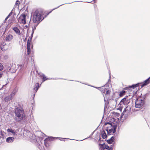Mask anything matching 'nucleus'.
Segmentation results:
<instances>
[{
	"instance_id": "f257e3e1",
	"label": "nucleus",
	"mask_w": 150,
	"mask_h": 150,
	"mask_svg": "<svg viewBox=\"0 0 150 150\" xmlns=\"http://www.w3.org/2000/svg\"><path fill=\"white\" fill-rule=\"evenodd\" d=\"M106 127V130L107 132L108 135H110L112 133H114L116 131L117 125L114 124V123L109 122H106L105 124Z\"/></svg>"
},
{
	"instance_id": "f03ea898",
	"label": "nucleus",
	"mask_w": 150,
	"mask_h": 150,
	"mask_svg": "<svg viewBox=\"0 0 150 150\" xmlns=\"http://www.w3.org/2000/svg\"><path fill=\"white\" fill-rule=\"evenodd\" d=\"M15 120L18 122L22 120L24 117L23 111L20 108H17L15 109Z\"/></svg>"
},
{
	"instance_id": "7ed1b4c3",
	"label": "nucleus",
	"mask_w": 150,
	"mask_h": 150,
	"mask_svg": "<svg viewBox=\"0 0 150 150\" xmlns=\"http://www.w3.org/2000/svg\"><path fill=\"white\" fill-rule=\"evenodd\" d=\"M42 16L40 13L38 11H36L33 15V21L35 23H37L41 19Z\"/></svg>"
},
{
	"instance_id": "20e7f679",
	"label": "nucleus",
	"mask_w": 150,
	"mask_h": 150,
	"mask_svg": "<svg viewBox=\"0 0 150 150\" xmlns=\"http://www.w3.org/2000/svg\"><path fill=\"white\" fill-rule=\"evenodd\" d=\"M145 103L144 98H139L136 100L135 106L137 108H140Z\"/></svg>"
},
{
	"instance_id": "39448f33",
	"label": "nucleus",
	"mask_w": 150,
	"mask_h": 150,
	"mask_svg": "<svg viewBox=\"0 0 150 150\" xmlns=\"http://www.w3.org/2000/svg\"><path fill=\"white\" fill-rule=\"evenodd\" d=\"M129 102V99L128 98V97L127 96H126L121 100L120 103L126 105H127Z\"/></svg>"
},
{
	"instance_id": "423d86ee",
	"label": "nucleus",
	"mask_w": 150,
	"mask_h": 150,
	"mask_svg": "<svg viewBox=\"0 0 150 150\" xmlns=\"http://www.w3.org/2000/svg\"><path fill=\"white\" fill-rule=\"evenodd\" d=\"M149 83H150V77L145 80L143 83H139V85L138 86H139V88L140 87V88H142L144 86L147 85Z\"/></svg>"
},
{
	"instance_id": "0eeeda50",
	"label": "nucleus",
	"mask_w": 150,
	"mask_h": 150,
	"mask_svg": "<svg viewBox=\"0 0 150 150\" xmlns=\"http://www.w3.org/2000/svg\"><path fill=\"white\" fill-rule=\"evenodd\" d=\"M26 16L25 14H21L18 18V21L21 23L25 24L26 23L25 19Z\"/></svg>"
},
{
	"instance_id": "6e6552de",
	"label": "nucleus",
	"mask_w": 150,
	"mask_h": 150,
	"mask_svg": "<svg viewBox=\"0 0 150 150\" xmlns=\"http://www.w3.org/2000/svg\"><path fill=\"white\" fill-rule=\"evenodd\" d=\"M32 38H29L27 41V54H29L30 53V46L31 42V41Z\"/></svg>"
},
{
	"instance_id": "1a4fd4ad",
	"label": "nucleus",
	"mask_w": 150,
	"mask_h": 150,
	"mask_svg": "<svg viewBox=\"0 0 150 150\" xmlns=\"http://www.w3.org/2000/svg\"><path fill=\"white\" fill-rule=\"evenodd\" d=\"M131 106L130 105L127 106L123 112V113H124V114H128L130 113L131 111Z\"/></svg>"
},
{
	"instance_id": "9d476101",
	"label": "nucleus",
	"mask_w": 150,
	"mask_h": 150,
	"mask_svg": "<svg viewBox=\"0 0 150 150\" xmlns=\"http://www.w3.org/2000/svg\"><path fill=\"white\" fill-rule=\"evenodd\" d=\"M139 85V83H137L136 84L133 85L132 86H129L128 87H126L124 88V89L125 90H128L131 88H132L133 89L134 88L137 87H138Z\"/></svg>"
},
{
	"instance_id": "9b49d317",
	"label": "nucleus",
	"mask_w": 150,
	"mask_h": 150,
	"mask_svg": "<svg viewBox=\"0 0 150 150\" xmlns=\"http://www.w3.org/2000/svg\"><path fill=\"white\" fill-rule=\"evenodd\" d=\"M13 38V36L12 35L9 34L6 36L5 40L6 41H9L12 40Z\"/></svg>"
},
{
	"instance_id": "f8f14e48",
	"label": "nucleus",
	"mask_w": 150,
	"mask_h": 150,
	"mask_svg": "<svg viewBox=\"0 0 150 150\" xmlns=\"http://www.w3.org/2000/svg\"><path fill=\"white\" fill-rule=\"evenodd\" d=\"M14 139L13 137H9L7 138L6 141L7 142H12L14 141Z\"/></svg>"
},
{
	"instance_id": "ddd939ff",
	"label": "nucleus",
	"mask_w": 150,
	"mask_h": 150,
	"mask_svg": "<svg viewBox=\"0 0 150 150\" xmlns=\"http://www.w3.org/2000/svg\"><path fill=\"white\" fill-rule=\"evenodd\" d=\"M12 97H11V96L10 95L6 96L4 98V100L6 102H8L10 100H11Z\"/></svg>"
},
{
	"instance_id": "4468645a",
	"label": "nucleus",
	"mask_w": 150,
	"mask_h": 150,
	"mask_svg": "<svg viewBox=\"0 0 150 150\" xmlns=\"http://www.w3.org/2000/svg\"><path fill=\"white\" fill-rule=\"evenodd\" d=\"M14 31L17 34L19 35H20V32L19 30L17 27H14L13 28Z\"/></svg>"
},
{
	"instance_id": "2eb2a0df",
	"label": "nucleus",
	"mask_w": 150,
	"mask_h": 150,
	"mask_svg": "<svg viewBox=\"0 0 150 150\" xmlns=\"http://www.w3.org/2000/svg\"><path fill=\"white\" fill-rule=\"evenodd\" d=\"M125 93L126 92L125 91L123 90L122 91H121L119 93V96L120 97H122L125 94Z\"/></svg>"
},
{
	"instance_id": "dca6fc26",
	"label": "nucleus",
	"mask_w": 150,
	"mask_h": 150,
	"mask_svg": "<svg viewBox=\"0 0 150 150\" xmlns=\"http://www.w3.org/2000/svg\"><path fill=\"white\" fill-rule=\"evenodd\" d=\"M39 83H36L35 85V86L34 88V90L35 91V92H36L38 90L39 88Z\"/></svg>"
},
{
	"instance_id": "f3484780",
	"label": "nucleus",
	"mask_w": 150,
	"mask_h": 150,
	"mask_svg": "<svg viewBox=\"0 0 150 150\" xmlns=\"http://www.w3.org/2000/svg\"><path fill=\"white\" fill-rule=\"evenodd\" d=\"M40 76L41 77V78L43 80L42 82L45 81L47 80L46 77L45 76V75L44 74H42L40 75Z\"/></svg>"
},
{
	"instance_id": "a211bd4d",
	"label": "nucleus",
	"mask_w": 150,
	"mask_h": 150,
	"mask_svg": "<svg viewBox=\"0 0 150 150\" xmlns=\"http://www.w3.org/2000/svg\"><path fill=\"white\" fill-rule=\"evenodd\" d=\"M8 132H11L14 134H16V132L14 130L12 129H8L7 130Z\"/></svg>"
},
{
	"instance_id": "6ab92c4d",
	"label": "nucleus",
	"mask_w": 150,
	"mask_h": 150,
	"mask_svg": "<svg viewBox=\"0 0 150 150\" xmlns=\"http://www.w3.org/2000/svg\"><path fill=\"white\" fill-rule=\"evenodd\" d=\"M102 137L103 139H105L107 137V135L105 131L102 132Z\"/></svg>"
},
{
	"instance_id": "aec40b11",
	"label": "nucleus",
	"mask_w": 150,
	"mask_h": 150,
	"mask_svg": "<svg viewBox=\"0 0 150 150\" xmlns=\"http://www.w3.org/2000/svg\"><path fill=\"white\" fill-rule=\"evenodd\" d=\"M114 138L113 137H112L109 140L107 141V142L108 143L110 144L112 143L113 142Z\"/></svg>"
},
{
	"instance_id": "412c9836",
	"label": "nucleus",
	"mask_w": 150,
	"mask_h": 150,
	"mask_svg": "<svg viewBox=\"0 0 150 150\" xmlns=\"http://www.w3.org/2000/svg\"><path fill=\"white\" fill-rule=\"evenodd\" d=\"M100 90L101 92L103 93H105V92L107 91V89L104 87H102L100 88Z\"/></svg>"
},
{
	"instance_id": "4be33fe9",
	"label": "nucleus",
	"mask_w": 150,
	"mask_h": 150,
	"mask_svg": "<svg viewBox=\"0 0 150 150\" xmlns=\"http://www.w3.org/2000/svg\"><path fill=\"white\" fill-rule=\"evenodd\" d=\"M55 139V138L53 137H47V141H53Z\"/></svg>"
},
{
	"instance_id": "5701e85b",
	"label": "nucleus",
	"mask_w": 150,
	"mask_h": 150,
	"mask_svg": "<svg viewBox=\"0 0 150 150\" xmlns=\"http://www.w3.org/2000/svg\"><path fill=\"white\" fill-rule=\"evenodd\" d=\"M16 91L15 90H13L12 93L10 95V96H11V97L12 98L13 96L16 93Z\"/></svg>"
},
{
	"instance_id": "b1692460",
	"label": "nucleus",
	"mask_w": 150,
	"mask_h": 150,
	"mask_svg": "<svg viewBox=\"0 0 150 150\" xmlns=\"http://www.w3.org/2000/svg\"><path fill=\"white\" fill-rule=\"evenodd\" d=\"M105 147V148L108 150H112V148L111 147L108 146L107 145Z\"/></svg>"
},
{
	"instance_id": "393cba45",
	"label": "nucleus",
	"mask_w": 150,
	"mask_h": 150,
	"mask_svg": "<svg viewBox=\"0 0 150 150\" xmlns=\"http://www.w3.org/2000/svg\"><path fill=\"white\" fill-rule=\"evenodd\" d=\"M3 69V66L2 64L0 63V71L2 70Z\"/></svg>"
},
{
	"instance_id": "a878e982",
	"label": "nucleus",
	"mask_w": 150,
	"mask_h": 150,
	"mask_svg": "<svg viewBox=\"0 0 150 150\" xmlns=\"http://www.w3.org/2000/svg\"><path fill=\"white\" fill-rule=\"evenodd\" d=\"M110 91L109 90L106 91V95H110Z\"/></svg>"
},
{
	"instance_id": "bb28decb",
	"label": "nucleus",
	"mask_w": 150,
	"mask_h": 150,
	"mask_svg": "<svg viewBox=\"0 0 150 150\" xmlns=\"http://www.w3.org/2000/svg\"><path fill=\"white\" fill-rule=\"evenodd\" d=\"M107 145L104 144V145H102V148L103 149V150H104L105 149H106L105 147H106V146Z\"/></svg>"
},
{
	"instance_id": "cd10ccee",
	"label": "nucleus",
	"mask_w": 150,
	"mask_h": 150,
	"mask_svg": "<svg viewBox=\"0 0 150 150\" xmlns=\"http://www.w3.org/2000/svg\"><path fill=\"white\" fill-rule=\"evenodd\" d=\"M47 138H46L44 141V144L46 146V142H47Z\"/></svg>"
},
{
	"instance_id": "c85d7f7f",
	"label": "nucleus",
	"mask_w": 150,
	"mask_h": 150,
	"mask_svg": "<svg viewBox=\"0 0 150 150\" xmlns=\"http://www.w3.org/2000/svg\"><path fill=\"white\" fill-rule=\"evenodd\" d=\"M12 13V11H11V12L9 14L8 16V17H9L10 16H11Z\"/></svg>"
},
{
	"instance_id": "c756f323",
	"label": "nucleus",
	"mask_w": 150,
	"mask_h": 150,
	"mask_svg": "<svg viewBox=\"0 0 150 150\" xmlns=\"http://www.w3.org/2000/svg\"><path fill=\"white\" fill-rule=\"evenodd\" d=\"M132 91V90L130 88L128 90V92L130 93Z\"/></svg>"
},
{
	"instance_id": "7c9ffc66",
	"label": "nucleus",
	"mask_w": 150,
	"mask_h": 150,
	"mask_svg": "<svg viewBox=\"0 0 150 150\" xmlns=\"http://www.w3.org/2000/svg\"><path fill=\"white\" fill-rule=\"evenodd\" d=\"M2 76V74H0V78Z\"/></svg>"
},
{
	"instance_id": "2f4dec72",
	"label": "nucleus",
	"mask_w": 150,
	"mask_h": 150,
	"mask_svg": "<svg viewBox=\"0 0 150 150\" xmlns=\"http://www.w3.org/2000/svg\"><path fill=\"white\" fill-rule=\"evenodd\" d=\"M9 17H8V16L7 17L5 18V20H6L7 19L9 18Z\"/></svg>"
},
{
	"instance_id": "473e14b6",
	"label": "nucleus",
	"mask_w": 150,
	"mask_h": 150,
	"mask_svg": "<svg viewBox=\"0 0 150 150\" xmlns=\"http://www.w3.org/2000/svg\"><path fill=\"white\" fill-rule=\"evenodd\" d=\"M111 119L113 121H115V119L114 118H112Z\"/></svg>"
},
{
	"instance_id": "72a5a7b5",
	"label": "nucleus",
	"mask_w": 150,
	"mask_h": 150,
	"mask_svg": "<svg viewBox=\"0 0 150 150\" xmlns=\"http://www.w3.org/2000/svg\"><path fill=\"white\" fill-rule=\"evenodd\" d=\"M51 11H50L49 12H47V15H48V14H49V13H50L51 12Z\"/></svg>"
},
{
	"instance_id": "f704fd0d",
	"label": "nucleus",
	"mask_w": 150,
	"mask_h": 150,
	"mask_svg": "<svg viewBox=\"0 0 150 150\" xmlns=\"http://www.w3.org/2000/svg\"><path fill=\"white\" fill-rule=\"evenodd\" d=\"M18 1H16V4H18Z\"/></svg>"
}]
</instances>
